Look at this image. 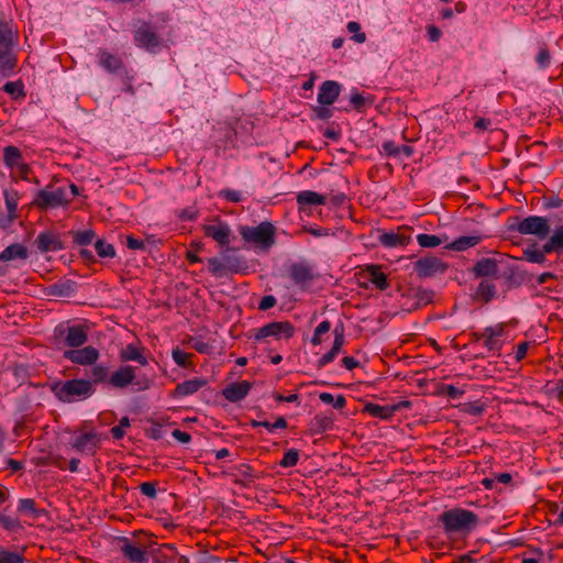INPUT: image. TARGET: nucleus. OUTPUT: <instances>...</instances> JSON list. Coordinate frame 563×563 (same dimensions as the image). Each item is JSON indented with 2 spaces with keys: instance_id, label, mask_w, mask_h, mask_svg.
I'll list each match as a JSON object with an SVG mask.
<instances>
[{
  "instance_id": "1",
  "label": "nucleus",
  "mask_w": 563,
  "mask_h": 563,
  "mask_svg": "<svg viewBox=\"0 0 563 563\" xmlns=\"http://www.w3.org/2000/svg\"><path fill=\"white\" fill-rule=\"evenodd\" d=\"M438 521L442 525L446 534L461 533L466 536L477 527L479 518L472 510L456 507L444 510L439 516Z\"/></svg>"
},
{
  "instance_id": "2",
  "label": "nucleus",
  "mask_w": 563,
  "mask_h": 563,
  "mask_svg": "<svg viewBox=\"0 0 563 563\" xmlns=\"http://www.w3.org/2000/svg\"><path fill=\"white\" fill-rule=\"evenodd\" d=\"M51 390L59 401L77 402L90 398L96 388L88 379L73 378L55 382L52 384Z\"/></svg>"
},
{
  "instance_id": "3",
  "label": "nucleus",
  "mask_w": 563,
  "mask_h": 563,
  "mask_svg": "<svg viewBox=\"0 0 563 563\" xmlns=\"http://www.w3.org/2000/svg\"><path fill=\"white\" fill-rule=\"evenodd\" d=\"M209 272L216 277H223L229 274H243L250 268L246 258L238 254L236 249L225 247L221 257L208 258Z\"/></svg>"
},
{
  "instance_id": "4",
  "label": "nucleus",
  "mask_w": 563,
  "mask_h": 563,
  "mask_svg": "<svg viewBox=\"0 0 563 563\" xmlns=\"http://www.w3.org/2000/svg\"><path fill=\"white\" fill-rule=\"evenodd\" d=\"M71 202L66 186H57L49 183L43 189L38 190L31 205L40 211H47L58 208H67Z\"/></svg>"
},
{
  "instance_id": "5",
  "label": "nucleus",
  "mask_w": 563,
  "mask_h": 563,
  "mask_svg": "<svg viewBox=\"0 0 563 563\" xmlns=\"http://www.w3.org/2000/svg\"><path fill=\"white\" fill-rule=\"evenodd\" d=\"M18 35L13 31L12 23L3 19L0 20V68L2 70H12L15 67L16 59L12 54L16 43Z\"/></svg>"
},
{
  "instance_id": "6",
  "label": "nucleus",
  "mask_w": 563,
  "mask_h": 563,
  "mask_svg": "<svg viewBox=\"0 0 563 563\" xmlns=\"http://www.w3.org/2000/svg\"><path fill=\"white\" fill-rule=\"evenodd\" d=\"M240 234L244 241L267 250L275 244L276 228L272 222L264 221L257 227H241Z\"/></svg>"
},
{
  "instance_id": "7",
  "label": "nucleus",
  "mask_w": 563,
  "mask_h": 563,
  "mask_svg": "<svg viewBox=\"0 0 563 563\" xmlns=\"http://www.w3.org/2000/svg\"><path fill=\"white\" fill-rule=\"evenodd\" d=\"M104 438L101 433L91 429H80L74 432L70 441L71 448L84 455H95L100 449Z\"/></svg>"
},
{
  "instance_id": "8",
  "label": "nucleus",
  "mask_w": 563,
  "mask_h": 563,
  "mask_svg": "<svg viewBox=\"0 0 563 563\" xmlns=\"http://www.w3.org/2000/svg\"><path fill=\"white\" fill-rule=\"evenodd\" d=\"M3 164L11 170V176H18L22 180H30L32 174L31 166L24 161L22 151L14 146L8 145L2 150Z\"/></svg>"
},
{
  "instance_id": "9",
  "label": "nucleus",
  "mask_w": 563,
  "mask_h": 563,
  "mask_svg": "<svg viewBox=\"0 0 563 563\" xmlns=\"http://www.w3.org/2000/svg\"><path fill=\"white\" fill-rule=\"evenodd\" d=\"M133 40L137 47L152 54L159 52L164 43L162 36L157 32V29L150 22H143L135 30Z\"/></svg>"
},
{
  "instance_id": "10",
  "label": "nucleus",
  "mask_w": 563,
  "mask_h": 563,
  "mask_svg": "<svg viewBox=\"0 0 563 563\" xmlns=\"http://www.w3.org/2000/svg\"><path fill=\"white\" fill-rule=\"evenodd\" d=\"M517 223L510 225V230H516L522 235H536L543 240L550 234L551 228L547 218L539 216H529L523 219H516Z\"/></svg>"
},
{
  "instance_id": "11",
  "label": "nucleus",
  "mask_w": 563,
  "mask_h": 563,
  "mask_svg": "<svg viewBox=\"0 0 563 563\" xmlns=\"http://www.w3.org/2000/svg\"><path fill=\"white\" fill-rule=\"evenodd\" d=\"M295 334V327L289 321H274L269 322L258 329L254 330L251 336L255 342L265 341L267 338L279 340L282 338L290 339Z\"/></svg>"
},
{
  "instance_id": "12",
  "label": "nucleus",
  "mask_w": 563,
  "mask_h": 563,
  "mask_svg": "<svg viewBox=\"0 0 563 563\" xmlns=\"http://www.w3.org/2000/svg\"><path fill=\"white\" fill-rule=\"evenodd\" d=\"M482 338L486 350L499 355L507 338V323L499 322L494 325L486 327L482 331Z\"/></svg>"
},
{
  "instance_id": "13",
  "label": "nucleus",
  "mask_w": 563,
  "mask_h": 563,
  "mask_svg": "<svg viewBox=\"0 0 563 563\" xmlns=\"http://www.w3.org/2000/svg\"><path fill=\"white\" fill-rule=\"evenodd\" d=\"M56 336L63 338L64 343L70 349L81 347L88 341L87 329L81 324L63 325L55 329Z\"/></svg>"
},
{
  "instance_id": "14",
  "label": "nucleus",
  "mask_w": 563,
  "mask_h": 563,
  "mask_svg": "<svg viewBox=\"0 0 563 563\" xmlns=\"http://www.w3.org/2000/svg\"><path fill=\"white\" fill-rule=\"evenodd\" d=\"M99 351L91 345L69 349L63 352V357L65 360L81 366L95 365L99 360Z\"/></svg>"
},
{
  "instance_id": "15",
  "label": "nucleus",
  "mask_w": 563,
  "mask_h": 563,
  "mask_svg": "<svg viewBox=\"0 0 563 563\" xmlns=\"http://www.w3.org/2000/svg\"><path fill=\"white\" fill-rule=\"evenodd\" d=\"M448 267L446 263L435 256L422 257L413 263V269L420 278L444 274Z\"/></svg>"
},
{
  "instance_id": "16",
  "label": "nucleus",
  "mask_w": 563,
  "mask_h": 563,
  "mask_svg": "<svg viewBox=\"0 0 563 563\" xmlns=\"http://www.w3.org/2000/svg\"><path fill=\"white\" fill-rule=\"evenodd\" d=\"M205 236L212 239L222 249L228 247L232 240V230L225 222L218 221L216 224H206L202 227Z\"/></svg>"
},
{
  "instance_id": "17",
  "label": "nucleus",
  "mask_w": 563,
  "mask_h": 563,
  "mask_svg": "<svg viewBox=\"0 0 563 563\" xmlns=\"http://www.w3.org/2000/svg\"><path fill=\"white\" fill-rule=\"evenodd\" d=\"M97 56L99 65L108 73L120 75L128 69L119 55L112 54L107 49L100 48Z\"/></svg>"
},
{
  "instance_id": "18",
  "label": "nucleus",
  "mask_w": 563,
  "mask_h": 563,
  "mask_svg": "<svg viewBox=\"0 0 563 563\" xmlns=\"http://www.w3.org/2000/svg\"><path fill=\"white\" fill-rule=\"evenodd\" d=\"M409 231V228H399L396 232H384L379 235V242L385 247L406 246L411 241Z\"/></svg>"
},
{
  "instance_id": "19",
  "label": "nucleus",
  "mask_w": 563,
  "mask_h": 563,
  "mask_svg": "<svg viewBox=\"0 0 563 563\" xmlns=\"http://www.w3.org/2000/svg\"><path fill=\"white\" fill-rule=\"evenodd\" d=\"M135 377L136 375L133 366L122 365L110 375L108 384L114 388L123 389L132 384Z\"/></svg>"
},
{
  "instance_id": "20",
  "label": "nucleus",
  "mask_w": 563,
  "mask_h": 563,
  "mask_svg": "<svg viewBox=\"0 0 563 563\" xmlns=\"http://www.w3.org/2000/svg\"><path fill=\"white\" fill-rule=\"evenodd\" d=\"M35 244L41 253L56 252L64 249L59 235L52 231L41 232L35 239Z\"/></svg>"
},
{
  "instance_id": "21",
  "label": "nucleus",
  "mask_w": 563,
  "mask_h": 563,
  "mask_svg": "<svg viewBox=\"0 0 563 563\" xmlns=\"http://www.w3.org/2000/svg\"><path fill=\"white\" fill-rule=\"evenodd\" d=\"M341 85L335 80H325L321 84L318 92V103L332 106L341 93Z\"/></svg>"
},
{
  "instance_id": "22",
  "label": "nucleus",
  "mask_w": 563,
  "mask_h": 563,
  "mask_svg": "<svg viewBox=\"0 0 563 563\" xmlns=\"http://www.w3.org/2000/svg\"><path fill=\"white\" fill-rule=\"evenodd\" d=\"M288 275L295 284L301 286L314 278L312 268L302 262L290 264L288 267Z\"/></svg>"
},
{
  "instance_id": "23",
  "label": "nucleus",
  "mask_w": 563,
  "mask_h": 563,
  "mask_svg": "<svg viewBox=\"0 0 563 563\" xmlns=\"http://www.w3.org/2000/svg\"><path fill=\"white\" fill-rule=\"evenodd\" d=\"M207 385V380L201 377H194L191 379L185 380L183 383L177 384L175 389L172 393L174 398L187 397L196 394L202 387Z\"/></svg>"
},
{
  "instance_id": "24",
  "label": "nucleus",
  "mask_w": 563,
  "mask_h": 563,
  "mask_svg": "<svg viewBox=\"0 0 563 563\" xmlns=\"http://www.w3.org/2000/svg\"><path fill=\"white\" fill-rule=\"evenodd\" d=\"M296 201L299 211L308 212V208L311 206L325 205L328 198L312 190H303L297 195Z\"/></svg>"
},
{
  "instance_id": "25",
  "label": "nucleus",
  "mask_w": 563,
  "mask_h": 563,
  "mask_svg": "<svg viewBox=\"0 0 563 563\" xmlns=\"http://www.w3.org/2000/svg\"><path fill=\"white\" fill-rule=\"evenodd\" d=\"M472 272L475 277L498 278V262L492 257H483L476 262Z\"/></svg>"
},
{
  "instance_id": "26",
  "label": "nucleus",
  "mask_w": 563,
  "mask_h": 563,
  "mask_svg": "<svg viewBox=\"0 0 563 563\" xmlns=\"http://www.w3.org/2000/svg\"><path fill=\"white\" fill-rule=\"evenodd\" d=\"M121 552L132 563H146L147 556L143 547H140L129 539L122 540Z\"/></svg>"
},
{
  "instance_id": "27",
  "label": "nucleus",
  "mask_w": 563,
  "mask_h": 563,
  "mask_svg": "<svg viewBox=\"0 0 563 563\" xmlns=\"http://www.w3.org/2000/svg\"><path fill=\"white\" fill-rule=\"evenodd\" d=\"M251 389V384L247 380L229 384L222 391L227 400L231 402L241 401L246 397Z\"/></svg>"
},
{
  "instance_id": "28",
  "label": "nucleus",
  "mask_w": 563,
  "mask_h": 563,
  "mask_svg": "<svg viewBox=\"0 0 563 563\" xmlns=\"http://www.w3.org/2000/svg\"><path fill=\"white\" fill-rule=\"evenodd\" d=\"M144 347L137 346L133 343L125 345L119 353V357L122 362H136L141 366L148 364L147 358L143 354Z\"/></svg>"
},
{
  "instance_id": "29",
  "label": "nucleus",
  "mask_w": 563,
  "mask_h": 563,
  "mask_svg": "<svg viewBox=\"0 0 563 563\" xmlns=\"http://www.w3.org/2000/svg\"><path fill=\"white\" fill-rule=\"evenodd\" d=\"M5 207L8 210V219L5 222L0 221V225L2 228H5L8 224H10L12 221H14L18 218V203H19V192L14 189L8 190L5 189L3 192Z\"/></svg>"
},
{
  "instance_id": "30",
  "label": "nucleus",
  "mask_w": 563,
  "mask_h": 563,
  "mask_svg": "<svg viewBox=\"0 0 563 563\" xmlns=\"http://www.w3.org/2000/svg\"><path fill=\"white\" fill-rule=\"evenodd\" d=\"M232 476L234 477V483L244 486L252 484L257 478L253 467L246 463L234 466Z\"/></svg>"
},
{
  "instance_id": "31",
  "label": "nucleus",
  "mask_w": 563,
  "mask_h": 563,
  "mask_svg": "<svg viewBox=\"0 0 563 563\" xmlns=\"http://www.w3.org/2000/svg\"><path fill=\"white\" fill-rule=\"evenodd\" d=\"M27 257L29 252L26 246L20 243L11 244L0 252V262H9L13 260L25 261Z\"/></svg>"
},
{
  "instance_id": "32",
  "label": "nucleus",
  "mask_w": 563,
  "mask_h": 563,
  "mask_svg": "<svg viewBox=\"0 0 563 563\" xmlns=\"http://www.w3.org/2000/svg\"><path fill=\"white\" fill-rule=\"evenodd\" d=\"M397 406H380L378 404L368 402L364 406V412L371 417L389 420L396 412Z\"/></svg>"
},
{
  "instance_id": "33",
  "label": "nucleus",
  "mask_w": 563,
  "mask_h": 563,
  "mask_svg": "<svg viewBox=\"0 0 563 563\" xmlns=\"http://www.w3.org/2000/svg\"><path fill=\"white\" fill-rule=\"evenodd\" d=\"M375 98L372 95H363L357 90H353L350 96V102L354 110L357 112H365L367 108L372 107Z\"/></svg>"
},
{
  "instance_id": "34",
  "label": "nucleus",
  "mask_w": 563,
  "mask_h": 563,
  "mask_svg": "<svg viewBox=\"0 0 563 563\" xmlns=\"http://www.w3.org/2000/svg\"><path fill=\"white\" fill-rule=\"evenodd\" d=\"M369 282L373 283L379 290H385L389 287V283L386 274L380 269L379 266L371 265L367 267Z\"/></svg>"
},
{
  "instance_id": "35",
  "label": "nucleus",
  "mask_w": 563,
  "mask_h": 563,
  "mask_svg": "<svg viewBox=\"0 0 563 563\" xmlns=\"http://www.w3.org/2000/svg\"><path fill=\"white\" fill-rule=\"evenodd\" d=\"M476 296L485 303L492 301L496 296L495 284L489 279H483L477 286Z\"/></svg>"
},
{
  "instance_id": "36",
  "label": "nucleus",
  "mask_w": 563,
  "mask_h": 563,
  "mask_svg": "<svg viewBox=\"0 0 563 563\" xmlns=\"http://www.w3.org/2000/svg\"><path fill=\"white\" fill-rule=\"evenodd\" d=\"M481 241L482 238L479 235L460 236L450 243L448 249L461 252L477 245Z\"/></svg>"
},
{
  "instance_id": "37",
  "label": "nucleus",
  "mask_w": 563,
  "mask_h": 563,
  "mask_svg": "<svg viewBox=\"0 0 563 563\" xmlns=\"http://www.w3.org/2000/svg\"><path fill=\"white\" fill-rule=\"evenodd\" d=\"M18 511L21 514H30L33 518H38L45 515V510L36 508L35 500L32 498L20 499Z\"/></svg>"
},
{
  "instance_id": "38",
  "label": "nucleus",
  "mask_w": 563,
  "mask_h": 563,
  "mask_svg": "<svg viewBox=\"0 0 563 563\" xmlns=\"http://www.w3.org/2000/svg\"><path fill=\"white\" fill-rule=\"evenodd\" d=\"M563 250V227L556 229L544 243V252H560Z\"/></svg>"
},
{
  "instance_id": "39",
  "label": "nucleus",
  "mask_w": 563,
  "mask_h": 563,
  "mask_svg": "<svg viewBox=\"0 0 563 563\" xmlns=\"http://www.w3.org/2000/svg\"><path fill=\"white\" fill-rule=\"evenodd\" d=\"M551 252H544V244L542 245V250L536 249H526L523 250L522 258L536 264H543L547 261L545 254H550Z\"/></svg>"
},
{
  "instance_id": "40",
  "label": "nucleus",
  "mask_w": 563,
  "mask_h": 563,
  "mask_svg": "<svg viewBox=\"0 0 563 563\" xmlns=\"http://www.w3.org/2000/svg\"><path fill=\"white\" fill-rule=\"evenodd\" d=\"M0 563H25L23 551L21 553L0 548Z\"/></svg>"
},
{
  "instance_id": "41",
  "label": "nucleus",
  "mask_w": 563,
  "mask_h": 563,
  "mask_svg": "<svg viewBox=\"0 0 563 563\" xmlns=\"http://www.w3.org/2000/svg\"><path fill=\"white\" fill-rule=\"evenodd\" d=\"M2 90L15 100L25 97L24 86L20 80L5 82Z\"/></svg>"
},
{
  "instance_id": "42",
  "label": "nucleus",
  "mask_w": 563,
  "mask_h": 563,
  "mask_svg": "<svg viewBox=\"0 0 563 563\" xmlns=\"http://www.w3.org/2000/svg\"><path fill=\"white\" fill-rule=\"evenodd\" d=\"M69 234H71L74 243L80 246L89 245L96 235L92 230L70 231Z\"/></svg>"
},
{
  "instance_id": "43",
  "label": "nucleus",
  "mask_w": 563,
  "mask_h": 563,
  "mask_svg": "<svg viewBox=\"0 0 563 563\" xmlns=\"http://www.w3.org/2000/svg\"><path fill=\"white\" fill-rule=\"evenodd\" d=\"M319 398L322 402L327 405H332V407L335 409H343L346 405V399L343 395H338L336 397H334L330 393H321L319 395Z\"/></svg>"
},
{
  "instance_id": "44",
  "label": "nucleus",
  "mask_w": 563,
  "mask_h": 563,
  "mask_svg": "<svg viewBox=\"0 0 563 563\" xmlns=\"http://www.w3.org/2000/svg\"><path fill=\"white\" fill-rule=\"evenodd\" d=\"M172 356L174 362L180 367L188 368L192 365L191 358L194 355L178 347L173 350Z\"/></svg>"
},
{
  "instance_id": "45",
  "label": "nucleus",
  "mask_w": 563,
  "mask_h": 563,
  "mask_svg": "<svg viewBox=\"0 0 563 563\" xmlns=\"http://www.w3.org/2000/svg\"><path fill=\"white\" fill-rule=\"evenodd\" d=\"M551 59L552 56L548 45L545 43H542L540 45L539 53L536 56V63L538 64V67L540 69L548 68L551 64Z\"/></svg>"
},
{
  "instance_id": "46",
  "label": "nucleus",
  "mask_w": 563,
  "mask_h": 563,
  "mask_svg": "<svg viewBox=\"0 0 563 563\" xmlns=\"http://www.w3.org/2000/svg\"><path fill=\"white\" fill-rule=\"evenodd\" d=\"M109 368L103 365H93L91 368V383L99 384V383H108L109 379Z\"/></svg>"
},
{
  "instance_id": "47",
  "label": "nucleus",
  "mask_w": 563,
  "mask_h": 563,
  "mask_svg": "<svg viewBox=\"0 0 563 563\" xmlns=\"http://www.w3.org/2000/svg\"><path fill=\"white\" fill-rule=\"evenodd\" d=\"M417 242L423 249H432L439 246L442 240L438 235L421 233L417 235Z\"/></svg>"
},
{
  "instance_id": "48",
  "label": "nucleus",
  "mask_w": 563,
  "mask_h": 563,
  "mask_svg": "<svg viewBox=\"0 0 563 563\" xmlns=\"http://www.w3.org/2000/svg\"><path fill=\"white\" fill-rule=\"evenodd\" d=\"M299 461V451L297 449H289L284 453L283 459L279 462V466L287 468L294 467Z\"/></svg>"
},
{
  "instance_id": "49",
  "label": "nucleus",
  "mask_w": 563,
  "mask_h": 563,
  "mask_svg": "<svg viewBox=\"0 0 563 563\" xmlns=\"http://www.w3.org/2000/svg\"><path fill=\"white\" fill-rule=\"evenodd\" d=\"M331 329V323L329 320H323L318 324L314 329L313 335L311 338V343L313 345H320L322 343V335L328 333Z\"/></svg>"
},
{
  "instance_id": "50",
  "label": "nucleus",
  "mask_w": 563,
  "mask_h": 563,
  "mask_svg": "<svg viewBox=\"0 0 563 563\" xmlns=\"http://www.w3.org/2000/svg\"><path fill=\"white\" fill-rule=\"evenodd\" d=\"M95 249H96L97 254L100 257H110V258H112V257L115 256V251H114L113 245L110 244V243H107L103 240H97L96 243H95Z\"/></svg>"
},
{
  "instance_id": "51",
  "label": "nucleus",
  "mask_w": 563,
  "mask_h": 563,
  "mask_svg": "<svg viewBox=\"0 0 563 563\" xmlns=\"http://www.w3.org/2000/svg\"><path fill=\"white\" fill-rule=\"evenodd\" d=\"M331 106L318 104L312 107V118L318 120H329L333 115V110L330 108Z\"/></svg>"
},
{
  "instance_id": "52",
  "label": "nucleus",
  "mask_w": 563,
  "mask_h": 563,
  "mask_svg": "<svg viewBox=\"0 0 563 563\" xmlns=\"http://www.w3.org/2000/svg\"><path fill=\"white\" fill-rule=\"evenodd\" d=\"M346 29L350 33L353 34L352 40L358 44H362L366 41V34L361 31V25L358 22L351 21L347 23Z\"/></svg>"
},
{
  "instance_id": "53",
  "label": "nucleus",
  "mask_w": 563,
  "mask_h": 563,
  "mask_svg": "<svg viewBox=\"0 0 563 563\" xmlns=\"http://www.w3.org/2000/svg\"><path fill=\"white\" fill-rule=\"evenodd\" d=\"M189 344L200 354H210L212 351V346L200 338H190Z\"/></svg>"
},
{
  "instance_id": "54",
  "label": "nucleus",
  "mask_w": 563,
  "mask_h": 563,
  "mask_svg": "<svg viewBox=\"0 0 563 563\" xmlns=\"http://www.w3.org/2000/svg\"><path fill=\"white\" fill-rule=\"evenodd\" d=\"M219 197L225 199L229 202H234V203H238V202L242 201V199H243V195L241 191L230 189V188L220 190Z\"/></svg>"
},
{
  "instance_id": "55",
  "label": "nucleus",
  "mask_w": 563,
  "mask_h": 563,
  "mask_svg": "<svg viewBox=\"0 0 563 563\" xmlns=\"http://www.w3.org/2000/svg\"><path fill=\"white\" fill-rule=\"evenodd\" d=\"M120 76H121V81L124 86V91L129 95H134L135 93V89L133 87L134 75L131 73V70L125 69L122 74H120Z\"/></svg>"
},
{
  "instance_id": "56",
  "label": "nucleus",
  "mask_w": 563,
  "mask_h": 563,
  "mask_svg": "<svg viewBox=\"0 0 563 563\" xmlns=\"http://www.w3.org/2000/svg\"><path fill=\"white\" fill-rule=\"evenodd\" d=\"M0 526L8 531H15L21 528L20 521L0 512Z\"/></svg>"
},
{
  "instance_id": "57",
  "label": "nucleus",
  "mask_w": 563,
  "mask_h": 563,
  "mask_svg": "<svg viewBox=\"0 0 563 563\" xmlns=\"http://www.w3.org/2000/svg\"><path fill=\"white\" fill-rule=\"evenodd\" d=\"M156 486H157L156 482H144L140 485V490L146 497L154 499V498H156V495H157Z\"/></svg>"
},
{
  "instance_id": "58",
  "label": "nucleus",
  "mask_w": 563,
  "mask_h": 563,
  "mask_svg": "<svg viewBox=\"0 0 563 563\" xmlns=\"http://www.w3.org/2000/svg\"><path fill=\"white\" fill-rule=\"evenodd\" d=\"M276 303H277V300L273 295H266L258 302V309L262 311H266V310L275 307Z\"/></svg>"
},
{
  "instance_id": "59",
  "label": "nucleus",
  "mask_w": 563,
  "mask_h": 563,
  "mask_svg": "<svg viewBox=\"0 0 563 563\" xmlns=\"http://www.w3.org/2000/svg\"><path fill=\"white\" fill-rule=\"evenodd\" d=\"M444 394L451 399H459L463 396L464 390L460 389L454 385H445L443 387Z\"/></svg>"
},
{
  "instance_id": "60",
  "label": "nucleus",
  "mask_w": 563,
  "mask_h": 563,
  "mask_svg": "<svg viewBox=\"0 0 563 563\" xmlns=\"http://www.w3.org/2000/svg\"><path fill=\"white\" fill-rule=\"evenodd\" d=\"M382 147L385 154L388 156L399 155V146L394 141H385Z\"/></svg>"
},
{
  "instance_id": "61",
  "label": "nucleus",
  "mask_w": 563,
  "mask_h": 563,
  "mask_svg": "<svg viewBox=\"0 0 563 563\" xmlns=\"http://www.w3.org/2000/svg\"><path fill=\"white\" fill-rule=\"evenodd\" d=\"M434 296V292L432 290L427 289H417L416 297L420 302H423L424 305L432 301Z\"/></svg>"
},
{
  "instance_id": "62",
  "label": "nucleus",
  "mask_w": 563,
  "mask_h": 563,
  "mask_svg": "<svg viewBox=\"0 0 563 563\" xmlns=\"http://www.w3.org/2000/svg\"><path fill=\"white\" fill-rule=\"evenodd\" d=\"M314 421H316V424L318 426V428L322 431L330 430L333 426V420L328 417L316 416Z\"/></svg>"
},
{
  "instance_id": "63",
  "label": "nucleus",
  "mask_w": 563,
  "mask_h": 563,
  "mask_svg": "<svg viewBox=\"0 0 563 563\" xmlns=\"http://www.w3.org/2000/svg\"><path fill=\"white\" fill-rule=\"evenodd\" d=\"M273 397L278 402H297L298 405L300 404L298 394H290L289 396H284L279 393H274Z\"/></svg>"
},
{
  "instance_id": "64",
  "label": "nucleus",
  "mask_w": 563,
  "mask_h": 563,
  "mask_svg": "<svg viewBox=\"0 0 563 563\" xmlns=\"http://www.w3.org/2000/svg\"><path fill=\"white\" fill-rule=\"evenodd\" d=\"M126 246L130 250H144L145 243L143 240H139L132 235L126 236Z\"/></svg>"
}]
</instances>
